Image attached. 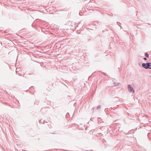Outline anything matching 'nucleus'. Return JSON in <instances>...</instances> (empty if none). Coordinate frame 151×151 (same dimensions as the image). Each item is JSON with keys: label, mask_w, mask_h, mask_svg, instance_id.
Returning a JSON list of instances; mask_svg holds the SVG:
<instances>
[{"label": "nucleus", "mask_w": 151, "mask_h": 151, "mask_svg": "<svg viewBox=\"0 0 151 151\" xmlns=\"http://www.w3.org/2000/svg\"><path fill=\"white\" fill-rule=\"evenodd\" d=\"M117 24H118V23H119V22H117Z\"/></svg>", "instance_id": "nucleus-9"}, {"label": "nucleus", "mask_w": 151, "mask_h": 151, "mask_svg": "<svg viewBox=\"0 0 151 151\" xmlns=\"http://www.w3.org/2000/svg\"><path fill=\"white\" fill-rule=\"evenodd\" d=\"M40 122H41V123H42V119L40 120Z\"/></svg>", "instance_id": "nucleus-8"}, {"label": "nucleus", "mask_w": 151, "mask_h": 151, "mask_svg": "<svg viewBox=\"0 0 151 151\" xmlns=\"http://www.w3.org/2000/svg\"><path fill=\"white\" fill-rule=\"evenodd\" d=\"M101 108V106L100 105H99L97 107V109H99Z\"/></svg>", "instance_id": "nucleus-6"}, {"label": "nucleus", "mask_w": 151, "mask_h": 151, "mask_svg": "<svg viewBox=\"0 0 151 151\" xmlns=\"http://www.w3.org/2000/svg\"><path fill=\"white\" fill-rule=\"evenodd\" d=\"M128 91L129 92H132V93H134L135 91L133 88L131 86L130 84L128 85Z\"/></svg>", "instance_id": "nucleus-2"}, {"label": "nucleus", "mask_w": 151, "mask_h": 151, "mask_svg": "<svg viewBox=\"0 0 151 151\" xmlns=\"http://www.w3.org/2000/svg\"><path fill=\"white\" fill-rule=\"evenodd\" d=\"M68 114H69V113H68L67 114V115Z\"/></svg>", "instance_id": "nucleus-10"}, {"label": "nucleus", "mask_w": 151, "mask_h": 151, "mask_svg": "<svg viewBox=\"0 0 151 151\" xmlns=\"http://www.w3.org/2000/svg\"><path fill=\"white\" fill-rule=\"evenodd\" d=\"M145 56L146 57H148L149 56V55L148 54V53L147 52L145 53Z\"/></svg>", "instance_id": "nucleus-4"}, {"label": "nucleus", "mask_w": 151, "mask_h": 151, "mask_svg": "<svg viewBox=\"0 0 151 151\" xmlns=\"http://www.w3.org/2000/svg\"><path fill=\"white\" fill-rule=\"evenodd\" d=\"M16 73H17V71H16Z\"/></svg>", "instance_id": "nucleus-11"}, {"label": "nucleus", "mask_w": 151, "mask_h": 151, "mask_svg": "<svg viewBox=\"0 0 151 151\" xmlns=\"http://www.w3.org/2000/svg\"><path fill=\"white\" fill-rule=\"evenodd\" d=\"M114 86H119L120 85V83H116L115 82L114 83Z\"/></svg>", "instance_id": "nucleus-3"}, {"label": "nucleus", "mask_w": 151, "mask_h": 151, "mask_svg": "<svg viewBox=\"0 0 151 151\" xmlns=\"http://www.w3.org/2000/svg\"><path fill=\"white\" fill-rule=\"evenodd\" d=\"M142 66L146 69H151V63H142Z\"/></svg>", "instance_id": "nucleus-1"}, {"label": "nucleus", "mask_w": 151, "mask_h": 151, "mask_svg": "<svg viewBox=\"0 0 151 151\" xmlns=\"http://www.w3.org/2000/svg\"><path fill=\"white\" fill-rule=\"evenodd\" d=\"M101 118H98V122H99V123H101V122H100V121H101Z\"/></svg>", "instance_id": "nucleus-5"}, {"label": "nucleus", "mask_w": 151, "mask_h": 151, "mask_svg": "<svg viewBox=\"0 0 151 151\" xmlns=\"http://www.w3.org/2000/svg\"><path fill=\"white\" fill-rule=\"evenodd\" d=\"M143 59L145 60H147V59L146 58L144 57L143 58Z\"/></svg>", "instance_id": "nucleus-7"}]
</instances>
